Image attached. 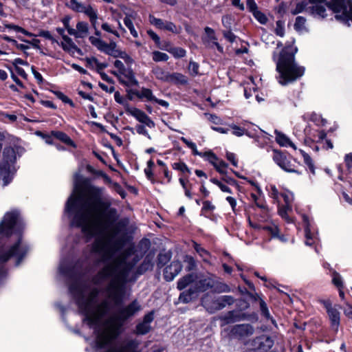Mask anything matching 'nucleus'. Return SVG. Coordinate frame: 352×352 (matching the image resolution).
I'll list each match as a JSON object with an SVG mask.
<instances>
[{
	"label": "nucleus",
	"mask_w": 352,
	"mask_h": 352,
	"mask_svg": "<svg viewBox=\"0 0 352 352\" xmlns=\"http://www.w3.org/2000/svg\"><path fill=\"white\" fill-rule=\"evenodd\" d=\"M303 220L305 223V244L307 245H311L315 243L316 237L311 233L309 228V223L307 217L304 216Z\"/></svg>",
	"instance_id": "24"
},
{
	"label": "nucleus",
	"mask_w": 352,
	"mask_h": 352,
	"mask_svg": "<svg viewBox=\"0 0 352 352\" xmlns=\"http://www.w3.org/2000/svg\"><path fill=\"white\" fill-rule=\"evenodd\" d=\"M247 7L252 14L258 10L257 6L254 0H247Z\"/></svg>",
	"instance_id": "59"
},
{
	"label": "nucleus",
	"mask_w": 352,
	"mask_h": 352,
	"mask_svg": "<svg viewBox=\"0 0 352 352\" xmlns=\"http://www.w3.org/2000/svg\"><path fill=\"white\" fill-rule=\"evenodd\" d=\"M61 45L63 49L69 53L73 54L76 50V47L72 39L66 35H63V41L61 43Z\"/></svg>",
	"instance_id": "27"
},
{
	"label": "nucleus",
	"mask_w": 352,
	"mask_h": 352,
	"mask_svg": "<svg viewBox=\"0 0 352 352\" xmlns=\"http://www.w3.org/2000/svg\"><path fill=\"white\" fill-rule=\"evenodd\" d=\"M163 50H165L170 52L175 58H182L186 56V52L182 47H170L168 48L166 47H162Z\"/></svg>",
	"instance_id": "32"
},
{
	"label": "nucleus",
	"mask_w": 352,
	"mask_h": 352,
	"mask_svg": "<svg viewBox=\"0 0 352 352\" xmlns=\"http://www.w3.org/2000/svg\"><path fill=\"white\" fill-rule=\"evenodd\" d=\"M60 275L69 278V292L78 306L77 315L80 324H77L72 330L77 335L82 336L88 329V258L85 255L78 260L72 268L67 262L63 261L58 267Z\"/></svg>",
	"instance_id": "1"
},
{
	"label": "nucleus",
	"mask_w": 352,
	"mask_h": 352,
	"mask_svg": "<svg viewBox=\"0 0 352 352\" xmlns=\"http://www.w3.org/2000/svg\"><path fill=\"white\" fill-rule=\"evenodd\" d=\"M22 149L19 146L6 147L3 152V159L0 163V180L3 186H7L12 181L16 172L14 163L16 160V153Z\"/></svg>",
	"instance_id": "8"
},
{
	"label": "nucleus",
	"mask_w": 352,
	"mask_h": 352,
	"mask_svg": "<svg viewBox=\"0 0 352 352\" xmlns=\"http://www.w3.org/2000/svg\"><path fill=\"white\" fill-rule=\"evenodd\" d=\"M180 140L188 147L190 148L192 151V153L193 155H199L201 157H204L205 158L206 160H208L212 166H214L216 162L219 160L217 155L212 153V151H207V152H205V153H201V152H199L197 150V146L196 144L191 142V141H189L188 140H187L186 138L184 137H182L180 138Z\"/></svg>",
	"instance_id": "12"
},
{
	"label": "nucleus",
	"mask_w": 352,
	"mask_h": 352,
	"mask_svg": "<svg viewBox=\"0 0 352 352\" xmlns=\"http://www.w3.org/2000/svg\"><path fill=\"white\" fill-rule=\"evenodd\" d=\"M114 66L118 69V72L121 74H124L125 72V67L123 63L121 60H116L114 62Z\"/></svg>",
	"instance_id": "58"
},
{
	"label": "nucleus",
	"mask_w": 352,
	"mask_h": 352,
	"mask_svg": "<svg viewBox=\"0 0 352 352\" xmlns=\"http://www.w3.org/2000/svg\"><path fill=\"white\" fill-rule=\"evenodd\" d=\"M270 196L277 201L279 204V196H281L285 203V206H287V208L290 209L292 203L294 199V194L287 190H284L283 192H279L277 188L271 185L270 186Z\"/></svg>",
	"instance_id": "13"
},
{
	"label": "nucleus",
	"mask_w": 352,
	"mask_h": 352,
	"mask_svg": "<svg viewBox=\"0 0 352 352\" xmlns=\"http://www.w3.org/2000/svg\"><path fill=\"white\" fill-rule=\"evenodd\" d=\"M126 111L135 117L139 122L145 124L148 127H153L155 126L154 122L142 110L135 107H130L129 104H126Z\"/></svg>",
	"instance_id": "15"
},
{
	"label": "nucleus",
	"mask_w": 352,
	"mask_h": 352,
	"mask_svg": "<svg viewBox=\"0 0 352 352\" xmlns=\"http://www.w3.org/2000/svg\"><path fill=\"white\" fill-rule=\"evenodd\" d=\"M102 273L105 276L113 277L108 288V294L109 298L116 304L119 303L122 298L124 289V276L120 272V265L116 263L108 265L103 270Z\"/></svg>",
	"instance_id": "7"
},
{
	"label": "nucleus",
	"mask_w": 352,
	"mask_h": 352,
	"mask_svg": "<svg viewBox=\"0 0 352 352\" xmlns=\"http://www.w3.org/2000/svg\"><path fill=\"white\" fill-rule=\"evenodd\" d=\"M89 21H91V22L93 25V27L96 30V34L97 36H98L99 32L98 31V30L96 28L97 19H98L97 14H96V12L91 8H89Z\"/></svg>",
	"instance_id": "47"
},
{
	"label": "nucleus",
	"mask_w": 352,
	"mask_h": 352,
	"mask_svg": "<svg viewBox=\"0 0 352 352\" xmlns=\"http://www.w3.org/2000/svg\"><path fill=\"white\" fill-rule=\"evenodd\" d=\"M273 159L282 169L287 172H296L295 166L281 153L275 151Z\"/></svg>",
	"instance_id": "16"
},
{
	"label": "nucleus",
	"mask_w": 352,
	"mask_h": 352,
	"mask_svg": "<svg viewBox=\"0 0 352 352\" xmlns=\"http://www.w3.org/2000/svg\"><path fill=\"white\" fill-rule=\"evenodd\" d=\"M69 5L74 10L87 13L86 6L80 2L78 1L77 0H71Z\"/></svg>",
	"instance_id": "36"
},
{
	"label": "nucleus",
	"mask_w": 352,
	"mask_h": 352,
	"mask_svg": "<svg viewBox=\"0 0 352 352\" xmlns=\"http://www.w3.org/2000/svg\"><path fill=\"white\" fill-rule=\"evenodd\" d=\"M306 19L302 16H297L294 23V28L298 32H301L305 29Z\"/></svg>",
	"instance_id": "43"
},
{
	"label": "nucleus",
	"mask_w": 352,
	"mask_h": 352,
	"mask_svg": "<svg viewBox=\"0 0 352 352\" xmlns=\"http://www.w3.org/2000/svg\"><path fill=\"white\" fill-rule=\"evenodd\" d=\"M149 22L153 25L155 26L156 28L163 30L164 27V24L166 21H164L163 20L160 19L155 18L153 15L149 16Z\"/></svg>",
	"instance_id": "45"
},
{
	"label": "nucleus",
	"mask_w": 352,
	"mask_h": 352,
	"mask_svg": "<svg viewBox=\"0 0 352 352\" xmlns=\"http://www.w3.org/2000/svg\"><path fill=\"white\" fill-rule=\"evenodd\" d=\"M250 82H246L244 87V95L247 99L250 98L252 96L251 93L252 90L253 91H256V86L252 80V78H250Z\"/></svg>",
	"instance_id": "37"
},
{
	"label": "nucleus",
	"mask_w": 352,
	"mask_h": 352,
	"mask_svg": "<svg viewBox=\"0 0 352 352\" xmlns=\"http://www.w3.org/2000/svg\"><path fill=\"white\" fill-rule=\"evenodd\" d=\"M141 310V306L137 300H134L129 305L123 309L120 312V318L113 316L109 319L102 327V332L98 335V343L100 346L107 344L114 339L119 333V329L122 325V321Z\"/></svg>",
	"instance_id": "5"
},
{
	"label": "nucleus",
	"mask_w": 352,
	"mask_h": 352,
	"mask_svg": "<svg viewBox=\"0 0 352 352\" xmlns=\"http://www.w3.org/2000/svg\"><path fill=\"white\" fill-rule=\"evenodd\" d=\"M204 31L207 35L208 39L209 41H212L213 45H214L217 49V50L220 52H223V47H221L219 43L217 42V37L215 36V32L213 29L206 27Z\"/></svg>",
	"instance_id": "26"
},
{
	"label": "nucleus",
	"mask_w": 352,
	"mask_h": 352,
	"mask_svg": "<svg viewBox=\"0 0 352 352\" xmlns=\"http://www.w3.org/2000/svg\"><path fill=\"white\" fill-rule=\"evenodd\" d=\"M114 99L118 103L124 105L125 109H126V104H129L127 103V102L122 98V96L120 95V94L118 91L115 92Z\"/></svg>",
	"instance_id": "57"
},
{
	"label": "nucleus",
	"mask_w": 352,
	"mask_h": 352,
	"mask_svg": "<svg viewBox=\"0 0 352 352\" xmlns=\"http://www.w3.org/2000/svg\"><path fill=\"white\" fill-rule=\"evenodd\" d=\"M153 320V312L151 311L145 315L143 321L139 323L136 327V333L144 335L151 330V322Z\"/></svg>",
	"instance_id": "18"
},
{
	"label": "nucleus",
	"mask_w": 352,
	"mask_h": 352,
	"mask_svg": "<svg viewBox=\"0 0 352 352\" xmlns=\"http://www.w3.org/2000/svg\"><path fill=\"white\" fill-rule=\"evenodd\" d=\"M21 229L22 223L16 211L5 214L0 222V278L6 274L4 263L11 256H15L19 265L28 252V247L22 243Z\"/></svg>",
	"instance_id": "2"
},
{
	"label": "nucleus",
	"mask_w": 352,
	"mask_h": 352,
	"mask_svg": "<svg viewBox=\"0 0 352 352\" xmlns=\"http://www.w3.org/2000/svg\"><path fill=\"white\" fill-rule=\"evenodd\" d=\"M173 168L175 170H178L182 173H190V171L188 166L184 162H177L173 164Z\"/></svg>",
	"instance_id": "49"
},
{
	"label": "nucleus",
	"mask_w": 352,
	"mask_h": 352,
	"mask_svg": "<svg viewBox=\"0 0 352 352\" xmlns=\"http://www.w3.org/2000/svg\"><path fill=\"white\" fill-rule=\"evenodd\" d=\"M124 23L126 26V28L129 30L131 34L134 38L138 37V33L135 30V27L133 25V21H131L129 17H124Z\"/></svg>",
	"instance_id": "39"
},
{
	"label": "nucleus",
	"mask_w": 352,
	"mask_h": 352,
	"mask_svg": "<svg viewBox=\"0 0 352 352\" xmlns=\"http://www.w3.org/2000/svg\"><path fill=\"white\" fill-rule=\"evenodd\" d=\"M137 97L140 99H145L148 101H153L155 97L153 96L152 91L150 89L142 88L141 90L135 93Z\"/></svg>",
	"instance_id": "25"
},
{
	"label": "nucleus",
	"mask_w": 352,
	"mask_h": 352,
	"mask_svg": "<svg viewBox=\"0 0 352 352\" xmlns=\"http://www.w3.org/2000/svg\"><path fill=\"white\" fill-rule=\"evenodd\" d=\"M255 19L261 24H265L267 22V16L258 10L255 11L254 13L252 14Z\"/></svg>",
	"instance_id": "50"
},
{
	"label": "nucleus",
	"mask_w": 352,
	"mask_h": 352,
	"mask_svg": "<svg viewBox=\"0 0 352 352\" xmlns=\"http://www.w3.org/2000/svg\"><path fill=\"white\" fill-rule=\"evenodd\" d=\"M89 41L99 50L114 57L121 58L126 63H132L133 60L124 51L120 50L115 42H110L109 44L102 41L100 38L89 37Z\"/></svg>",
	"instance_id": "9"
},
{
	"label": "nucleus",
	"mask_w": 352,
	"mask_h": 352,
	"mask_svg": "<svg viewBox=\"0 0 352 352\" xmlns=\"http://www.w3.org/2000/svg\"><path fill=\"white\" fill-rule=\"evenodd\" d=\"M313 14L318 15L322 18H324L327 16L326 14V8L324 6L316 4L312 7Z\"/></svg>",
	"instance_id": "38"
},
{
	"label": "nucleus",
	"mask_w": 352,
	"mask_h": 352,
	"mask_svg": "<svg viewBox=\"0 0 352 352\" xmlns=\"http://www.w3.org/2000/svg\"><path fill=\"white\" fill-rule=\"evenodd\" d=\"M262 40L267 45L274 43V36L272 34H269L267 32H264L262 34Z\"/></svg>",
	"instance_id": "54"
},
{
	"label": "nucleus",
	"mask_w": 352,
	"mask_h": 352,
	"mask_svg": "<svg viewBox=\"0 0 352 352\" xmlns=\"http://www.w3.org/2000/svg\"><path fill=\"white\" fill-rule=\"evenodd\" d=\"M182 263L179 261H173L164 270V278L168 281H171L181 272Z\"/></svg>",
	"instance_id": "17"
},
{
	"label": "nucleus",
	"mask_w": 352,
	"mask_h": 352,
	"mask_svg": "<svg viewBox=\"0 0 352 352\" xmlns=\"http://www.w3.org/2000/svg\"><path fill=\"white\" fill-rule=\"evenodd\" d=\"M194 280V276L192 274H188L183 278H180L177 283V288L179 290L184 289L187 285Z\"/></svg>",
	"instance_id": "33"
},
{
	"label": "nucleus",
	"mask_w": 352,
	"mask_h": 352,
	"mask_svg": "<svg viewBox=\"0 0 352 352\" xmlns=\"http://www.w3.org/2000/svg\"><path fill=\"white\" fill-rule=\"evenodd\" d=\"M329 7L337 18L352 22V0H331Z\"/></svg>",
	"instance_id": "10"
},
{
	"label": "nucleus",
	"mask_w": 352,
	"mask_h": 352,
	"mask_svg": "<svg viewBox=\"0 0 352 352\" xmlns=\"http://www.w3.org/2000/svg\"><path fill=\"white\" fill-rule=\"evenodd\" d=\"M212 287V284L210 280L204 279L201 280L199 282L197 289L199 291L204 292Z\"/></svg>",
	"instance_id": "46"
},
{
	"label": "nucleus",
	"mask_w": 352,
	"mask_h": 352,
	"mask_svg": "<svg viewBox=\"0 0 352 352\" xmlns=\"http://www.w3.org/2000/svg\"><path fill=\"white\" fill-rule=\"evenodd\" d=\"M168 82L178 83L185 85L187 80L185 76L179 73L170 74Z\"/></svg>",
	"instance_id": "29"
},
{
	"label": "nucleus",
	"mask_w": 352,
	"mask_h": 352,
	"mask_svg": "<svg viewBox=\"0 0 352 352\" xmlns=\"http://www.w3.org/2000/svg\"><path fill=\"white\" fill-rule=\"evenodd\" d=\"M80 169L74 176V190L68 199L65 214L71 221L73 228L82 233V241L88 242V183Z\"/></svg>",
	"instance_id": "3"
},
{
	"label": "nucleus",
	"mask_w": 352,
	"mask_h": 352,
	"mask_svg": "<svg viewBox=\"0 0 352 352\" xmlns=\"http://www.w3.org/2000/svg\"><path fill=\"white\" fill-rule=\"evenodd\" d=\"M300 153H301L305 163L310 168V169L314 171V164L312 163V160L309 155L306 153L305 151L300 150Z\"/></svg>",
	"instance_id": "53"
},
{
	"label": "nucleus",
	"mask_w": 352,
	"mask_h": 352,
	"mask_svg": "<svg viewBox=\"0 0 352 352\" xmlns=\"http://www.w3.org/2000/svg\"><path fill=\"white\" fill-rule=\"evenodd\" d=\"M230 128L232 129V133L238 137H241L243 135H247L250 137H253L257 132V131L260 130V129L255 126H251L250 128H242L237 125L233 124L230 126Z\"/></svg>",
	"instance_id": "19"
},
{
	"label": "nucleus",
	"mask_w": 352,
	"mask_h": 352,
	"mask_svg": "<svg viewBox=\"0 0 352 352\" xmlns=\"http://www.w3.org/2000/svg\"><path fill=\"white\" fill-rule=\"evenodd\" d=\"M137 346V342H135V341H131L120 349H109L107 352H136L135 349Z\"/></svg>",
	"instance_id": "28"
},
{
	"label": "nucleus",
	"mask_w": 352,
	"mask_h": 352,
	"mask_svg": "<svg viewBox=\"0 0 352 352\" xmlns=\"http://www.w3.org/2000/svg\"><path fill=\"white\" fill-rule=\"evenodd\" d=\"M163 30H166L173 33L177 32L175 25L170 21H166Z\"/></svg>",
	"instance_id": "56"
},
{
	"label": "nucleus",
	"mask_w": 352,
	"mask_h": 352,
	"mask_svg": "<svg viewBox=\"0 0 352 352\" xmlns=\"http://www.w3.org/2000/svg\"><path fill=\"white\" fill-rule=\"evenodd\" d=\"M305 8V5L303 3H299L296 5V8L292 10V14L296 15L302 12Z\"/></svg>",
	"instance_id": "62"
},
{
	"label": "nucleus",
	"mask_w": 352,
	"mask_h": 352,
	"mask_svg": "<svg viewBox=\"0 0 352 352\" xmlns=\"http://www.w3.org/2000/svg\"><path fill=\"white\" fill-rule=\"evenodd\" d=\"M213 166L215 168L217 171H218L220 174H227L228 164L223 160H219Z\"/></svg>",
	"instance_id": "40"
},
{
	"label": "nucleus",
	"mask_w": 352,
	"mask_h": 352,
	"mask_svg": "<svg viewBox=\"0 0 352 352\" xmlns=\"http://www.w3.org/2000/svg\"><path fill=\"white\" fill-rule=\"evenodd\" d=\"M107 66V65L106 63H99L98 60L94 57L89 58V67L95 68L104 80L109 81L108 76L102 72V70Z\"/></svg>",
	"instance_id": "22"
},
{
	"label": "nucleus",
	"mask_w": 352,
	"mask_h": 352,
	"mask_svg": "<svg viewBox=\"0 0 352 352\" xmlns=\"http://www.w3.org/2000/svg\"><path fill=\"white\" fill-rule=\"evenodd\" d=\"M249 224L251 227H252L254 229H263L266 231H267L270 234H272V236L275 237L277 236V228L276 226H265L261 227L260 225L257 223H252L251 220L249 219Z\"/></svg>",
	"instance_id": "31"
},
{
	"label": "nucleus",
	"mask_w": 352,
	"mask_h": 352,
	"mask_svg": "<svg viewBox=\"0 0 352 352\" xmlns=\"http://www.w3.org/2000/svg\"><path fill=\"white\" fill-rule=\"evenodd\" d=\"M136 131H137V133H138L139 134H142V135L146 136L148 139H151V135L148 134V133L144 126H143V125L137 126Z\"/></svg>",
	"instance_id": "60"
},
{
	"label": "nucleus",
	"mask_w": 352,
	"mask_h": 352,
	"mask_svg": "<svg viewBox=\"0 0 352 352\" xmlns=\"http://www.w3.org/2000/svg\"><path fill=\"white\" fill-rule=\"evenodd\" d=\"M152 57L155 62L166 61L168 59V56L166 53L160 51L153 52Z\"/></svg>",
	"instance_id": "41"
},
{
	"label": "nucleus",
	"mask_w": 352,
	"mask_h": 352,
	"mask_svg": "<svg viewBox=\"0 0 352 352\" xmlns=\"http://www.w3.org/2000/svg\"><path fill=\"white\" fill-rule=\"evenodd\" d=\"M296 52V47H287L276 62V70L279 74L278 81L282 85L294 82L305 74V67L295 62L294 55Z\"/></svg>",
	"instance_id": "4"
},
{
	"label": "nucleus",
	"mask_w": 352,
	"mask_h": 352,
	"mask_svg": "<svg viewBox=\"0 0 352 352\" xmlns=\"http://www.w3.org/2000/svg\"><path fill=\"white\" fill-rule=\"evenodd\" d=\"M193 247L196 252L200 255V256L203 258V260L206 262H208L210 256L208 252L195 242H193Z\"/></svg>",
	"instance_id": "34"
},
{
	"label": "nucleus",
	"mask_w": 352,
	"mask_h": 352,
	"mask_svg": "<svg viewBox=\"0 0 352 352\" xmlns=\"http://www.w3.org/2000/svg\"><path fill=\"white\" fill-rule=\"evenodd\" d=\"M104 199V189L89 185V235L94 227L98 229L104 227L106 204Z\"/></svg>",
	"instance_id": "6"
},
{
	"label": "nucleus",
	"mask_w": 352,
	"mask_h": 352,
	"mask_svg": "<svg viewBox=\"0 0 352 352\" xmlns=\"http://www.w3.org/2000/svg\"><path fill=\"white\" fill-rule=\"evenodd\" d=\"M76 28H77V38H82L86 36L87 31H88V27L85 23L79 22L76 25Z\"/></svg>",
	"instance_id": "35"
},
{
	"label": "nucleus",
	"mask_w": 352,
	"mask_h": 352,
	"mask_svg": "<svg viewBox=\"0 0 352 352\" xmlns=\"http://www.w3.org/2000/svg\"><path fill=\"white\" fill-rule=\"evenodd\" d=\"M209 296L207 295L202 298L201 302L205 308L210 313H213L217 310H219L226 306L231 305L234 302V299L230 296H223L214 300L212 303L209 302Z\"/></svg>",
	"instance_id": "11"
},
{
	"label": "nucleus",
	"mask_w": 352,
	"mask_h": 352,
	"mask_svg": "<svg viewBox=\"0 0 352 352\" xmlns=\"http://www.w3.org/2000/svg\"><path fill=\"white\" fill-rule=\"evenodd\" d=\"M232 333L239 337L248 336L253 333V328L247 324L236 325L232 328Z\"/></svg>",
	"instance_id": "20"
},
{
	"label": "nucleus",
	"mask_w": 352,
	"mask_h": 352,
	"mask_svg": "<svg viewBox=\"0 0 352 352\" xmlns=\"http://www.w3.org/2000/svg\"><path fill=\"white\" fill-rule=\"evenodd\" d=\"M52 136L56 138V139L62 141L63 142L75 146L74 142L71 140V138L65 133L61 131H52Z\"/></svg>",
	"instance_id": "30"
},
{
	"label": "nucleus",
	"mask_w": 352,
	"mask_h": 352,
	"mask_svg": "<svg viewBox=\"0 0 352 352\" xmlns=\"http://www.w3.org/2000/svg\"><path fill=\"white\" fill-rule=\"evenodd\" d=\"M275 32L278 36H283L285 32L284 23L281 21H278L276 23Z\"/></svg>",
	"instance_id": "52"
},
{
	"label": "nucleus",
	"mask_w": 352,
	"mask_h": 352,
	"mask_svg": "<svg viewBox=\"0 0 352 352\" xmlns=\"http://www.w3.org/2000/svg\"><path fill=\"white\" fill-rule=\"evenodd\" d=\"M292 211V206H290V209L287 208V206H279L278 208V214L279 215L285 219L287 221L290 222L292 219L289 217V212Z\"/></svg>",
	"instance_id": "42"
},
{
	"label": "nucleus",
	"mask_w": 352,
	"mask_h": 352,
	"mask_svg": "<svg viewBox=\"0 0 352 352\" xmlns=\"http://www.w3.org/2000/svg\"><path fill=\"white\" fill-rule=\"evenodd\" d=\"M210 182L217 185L222 192H227V193H231L232 190L230 187H228L226 184L219 181L218 179L215 178L210 179Z\"/></svg>",
	"instance_id": "44"
},
{
	"label": "nucleus",
	"mask_w": 352,
	"mask_h": 352,
	"mask_svg": "<svg viewBox=\"0 0 352 352\" xmlns=\"http://www.w3.org/2000/svg\"><path fill=\"white\" fill-rule=\"evenodd\" d=\"M188 69L192 76H196L199 74V65L195 62L190 61L189 63Z\"/></svg>",
	"instance_id": "55"
},
{
	"label": "nucleus",
	"mask_w": 352,
	"mask_h": 352,
	"mask_svg": "<svg viewBox=\"0 0 352 352\" xmlns=\"http://www.w3.org/2000/svg\"><path fill=\"white\" fill-rule=\"evenodd\" d=\"M152 73L157 79L162 82H168L170 73L163 68L159 66H155L153 68Z\"/></svg>",
	"instance_id": "23"
},
{
	"label": "nucleus",
	"mask_w": 352,
	"mask_h": 352,
	"mask_svg": "<svg viewBox=\"0 0 352 352\" xmlns=\"http://www.w3.org/2000/svg\"><path fill=\"white\" fill-rule=\"evenodd\" d=\"M147 34L155 41L156 45L159 46L160 43V36L151 30H148Z\"/></svg>",
	"instance_id": "61"
},
{
	"label": "nucleus",
	"mask_w": 352,
	"mask_h": 352,
	"mask_svg": "<svg viewBox=\"0 0 352 352\" xmlns=\"http://www.w3.org/2000/svg\"><path fill=\"white\" fill-rule=\"evenodd\" d=\"M323 305L327 310L329 320L331 321V328L335 331H338L340 325V313L339 311L332 307L331 302L330 300H324Z\"/></svg>",
	"instance_id": "14"
},
{
	"label": "nucleus",
	"mask_w": 352,
	"mask_h": 352,
	"mask_svg": "<svg viewBox=\"0 0 352 352\" xmlns=\"http://www.w3.org/2000/svg\"><path fill=\"white\" fill-rule=\"evenodd\" d=\"M107 308L106 307H100L98 309L96 316H93L91 315V313L89 312V324L92 322L94 320H99L101 316L103 315V314L105 312Z\"/></svg>",
	"instance_id": "48"
},
{
	"label": "nucleus",
	"mask_w": 352,
	"mask_h": 352,
	"mask_svg": "<svg viewBox=\"0 0 352 352\" xmlns=\"http://www.w3.org/2000/svg\"><path fill=\"white\" fill-rule=\"evenodd\" d=\"M276 141L280 146L292 147L293 149L296 150L297 148L295 144L290 140V139L284 133L276 130Z\"/></svg>",
	"instance_id": "21"
},
{
	"label": "nucleus",
	"mask_w": 352,
	"mask_h": 352,
	"mask_svg": "<svg viewBox=\"0 0 352 352\" xmlns=\"http://www.w3.org/2000/svg\"><path fill=\"white\" fill-rule=\"evenodd\" d=\"M332 282L338 288L343 287L341 276L336 272L333 273Z\"/></svg>",
	"instance_id": "51"
},
{
	"label": "nucleus",
	"mask_w": 352,
	"mask_h": 352,
	"mask_svg": "<svg viewBox=\"0 0 352 352\" xmlns=\"http://www.w3.org/2000/svg\"><path fill=\"white\" fill-rule=\"evenodd\" d=\"M223 34L224 37L230 43H233L236 39V36L231 31H224Z\"/></svg>",
	"instance_id": "63"
},
{
	"label": "nucleus",
	"mask_w": 352,
	"mask_h": 352,
	"mask_svg": "<svg viewBox=\"0 0 352 352\" xmlns=\"http://www.w3.org/2000/svg\"><path fill=\"white\" fill-rule=\"evenodd\" d=\"M191 293H185V292H183L182 294H180L179 296V300L183 302H189L190 300H191Z\"/></svg>",
	"instance_id": "64"
}]
</instances>
